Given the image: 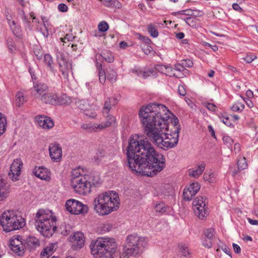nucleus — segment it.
I'll list each match as a JSON object with an SVG mask.
<instances>
[{
	"label": "nucleus",
	"mask_w": 258,
	"mask_h": 258,
	"mask_svg": "<svg viewBox=\"0 0 258 258\" xmlns=\"http://www.w3.org/2000/svg\"><path fill=\"white\" fill-rule=\"evenodd\" d=\"M244 104L239 101H237L231 107V110L233 111L241 112L244 109Z\"/></svg>",
	"instance_id": "obj_42"
},
{
	"label": "nucleus",
	"mask_w": 258,
	"mask_h": 258,
	"mask_svg": "<svg viewBox=\"0 0 258 258\" xmlns=\"http://www.w3.org/2000/svg\"><path fill=\"white\" fill-rule=\"evenodd\" d=\"M0 224L5 231L10 232L22 228L25 225V221L21 216H17L8 211L2 214Z\"/></svg>",
	"instance_id": "obj_8"
},
{
	"label": "nucleus",
	"mask_w": 258,
	"mask_h": 258,
	"mask_svg": "<svg viewBox=\"0 0 258 258\" xmlns=\"http://www.w3.org/2000/svg\"><path fill=\"white\" fill-rule=\"evenodd\" d=\"M208 203L207 199L204 197H199L192 202L194 212L201 219H204L208 215V211L205 207Z\"/></svg>",
	"instance_id": "obj_11"
},
{
	"label": "nucleus",
	"mask_w": 258,
	"mask_h": 258,
	"mask_svg": "<svg viewBox=\"0 0 258 258\" xmlns=\"http://www.w3.org/2000/svg\"><path fill=\"white\" fill-rule=\"evenodd\" d=\"M214 233L215 231L212 228L208 229L204 232L206 238L212 240H213L214 237Z\"/></svg>",
	"instance_id": "obj_46"
},
{
	"label": "nucleus",
	"mask_w": 258,
	"mask_h": 258,
	"mask_svg": "<svg viewBox=\"0 0 258 258\" xmlns=\"http://www.w3.org/2000/svg\"><path fill=\"white\" fill-rule=\"evenodd\" d=\"M51 254V253H49V252H48V250H45V248L41 253L42 258H48Z\"/></svg>",
	"instance_id": "obj_63"
},
{
	"label": "nucleus",
	"mask_w": 258,
	"mask_h": 258,
	"mask_svg": "<svg viewBox=\"0 0 258 258\" xmlns=\"http://www.w3.org/2000/svg\"><path fill=\"white\" fill-rule=\"evenodd\" d=\"M172 15L176 16L178 15H184L187 16H191L193 15V11L190 9L182 10L180 11L175 12L172 13Z\"/></svg>",
	"instance_id": "obj_45"
},
{
	"label": "nucleus",
	"mask_w": 258,
	"mask_h": 258,
	"mask_svg": "<svg viewBox=\"0 0 258 258\" xmlns=\"http://www.w3.org/2000/svg\"><path fill=\"white\" fill-rule=\"evenodd\" d=\"M178 93L181 96H184L186 94V90L183 85H179Z\"/></svg>",
	"instance_id": "obj_60"
},
{
	"label": "nucleus",
	"mask_w": 258,
	"mask_h": 258,
	"mask_svg": "<svg viewBox=\"0 0 258 258\" xmlns=\"http://www.w3.org/2000/svg\"><path fill=\"white\" fill-rule=\"evenodd\" d=\"M155 69L156 71L170 77H175L178 78H183V74L177 75L175 73L173 68L169 66L157 64L155 66Z\"/></svg>",
	"instance_id": "obj_18"
},
{
	"label": "nucleus",
	"mask_w": 258,
	"mask_h": 258,
	"mask_svg": "<svg viewBox=\"0 0 258 258\" xmlns=\"http://www.w3.org/2000/svg\"><path fill=\"white\" fill-rule=\"evenodd\" d=\"M48 90L47 85L41 82H34L33 87L31 89V93L36 99H39L43 94H45Z\"/></svg>",
	"instance_id": "obj_15"
},
{
	"label": "nucleus",
	"mask_w": 258,
	"mask_h": 258,
	"mask_svg": "<svg viewBox=\"0 0 258 258\" xmlns=\"http://www.w3.org/2000/svg\"><path fill=\"white\" fill-rule=\"evenodd\" d=\"M33 173L41 179L49 180L50 179V172L43 166L35 167L33 170Z\"/></svg>",
	"instance_id": "obj_19"
},
{
	"label": "nucleus",
	"mask_w": 258,
	"mask_h": 258,
	"mask_svg": "<svg viewBox=\"0 0 258 258\" xmlns=\"http://www.w3.org/2000/svg\"><path fill=\"white\" fill-rule=\"evenodd\" d=\"M238 170H234L232 172V175L235 177L238 174L240 171L245 169L248 167L246 159L245 157H240L237 162Z\"/></svg>",
	"instance_id": "obj_24"
},
{
	"label": "nucleus",
	"mask_w": 258,
	"mask_h": 258,
	"mask_svg": "<svg viewBox=\"0 0 258 258\" xmlns=\"http://www.w3.org/2000/svg\"><path fill=\"white\" fill-rule=\"evenodd\" d=\"M89 182L91 184V187L93 186L97 187L101 185V181L98 175L91 174L90 175H86Z\"/></svg>",
	"instance_id": "obj_29"
},
{
	"label": "nucleus",
	"mask_w": 258,
	"mask_h": 258,
	"mask_svg": "<svg viewBox=\"0 0 258 258\" xmlns=\"http://www.w3.org/2000/svg\"><path fill=\"white\" fill-rule=\"evenodd\" d=\"M58 10L61 12H66L68 11V6L64 4H60L58 6Z\"/></svg>",
	"instance_id": "obj_59"
},
{
	"label": "nucleus",
	"mask_w": 258,
	"mask_h": 258,
	"mask_svg": "<svg viewBox=\"0 0 258 258\" xmlns=\"http://www.w3.org/2000/svg\"><path fill=\"white\" fill-rule=\"evenodd\" d=\"M71 185L74 190L80 195H86L91 192V184L86 175H83L79 169L72 172Z\"/></svg>",
	"instance_id": "obj_9"
},
{
	"label": "nucleus",
	"mask_w": 258,
	"mask_h": 258,
	"mask_svg": "<svg viewBox=\"0 0 258 258\" xmlns=\"http://www.w3.org/2000/svg\"><path fill=\"white\" fill-rule=\"evenodd\" d=\"M101 228L103 232H105L110 230L111 227L108 224H103L101 226Z\"/></svg>",
	"instance_id": "obj_62"
},
{
	"label": "nucleus",
	"mask_w": 258,
	"mask_h": 258,
	"mask_svg": "<svg viewBox=\"0 0 258 258\" xmlns=\"http://www.w3.org/2000/svg\"><path fill=\"white\" fill-rule=\"evenodd\" d=\"M7 19L8 21V24L11 28V30H12L14 35L19 38H22V34L20 27L16 25L15 21L11 20L10 19H9L8 17H7Z\"/></svg>",
	"instance_id": "obj_25"
},
{
	"label": "nucleus",
	"mask_w": 258,
	"mask_h": 258,
	"mask_svg": "<svg viewBox=\"0 0 258 258\" xmlns=\"http://www.w3.org/2000/svg\"><path fill=\"white\" fill-rule=\"evenodd\" d=\"M203 245L207 248H211L212 246L213 242L212 240L206 238L203 242Z\"/></svg>",
	"instance_id": "obj_58"
},
{
	"label": "nucleus",
	"mask_w": 258,
	"mask_h": 258,
	"mask_svg": "<svg viewBox=\"0 0 258 258\" xmlns=\"http://www.w3.org/2000/svg\"><path fill=\"white\" fill-rule=\"evenodd\" d=\"M126 156L129 168L147 176L156 175L165 167L164 156L158 153L147 139L139 140L136 135L129 139Z\"/></svg>",
	"instance_id": "obj_1"
},
{
	"label": "nucleus",
	"mask_w": 258,
	"mask_h": 258,
	"mask_svg": "<svg viewBox=\"0 0 258 258\" xmlns=\"http://www.w3.org/2000/svg\"><path fill=\"white\" fill-rule=\"evenodd\" d=\"M173 69L175 70V73H176L177 75H181L180 74H183V76H184L183 72L187 71V70L184 68L183 66L182 65L181 62L175 64Z\"/></svg>",
	"instance_id": "obj_41"
},
{
	"label": "nucleus",
	"mask_w": 258,
	"mask_h": 258,
	"mask_svg": "<svg viewBox=\"0 0 258 258\" xmlns=\"http://www.w3.org/2000/svg\"><path fill=\"white\" fill-rule=\"evenodd\" d=\"M182 65L183 66L185 69L186 68H190L193 66L192 61L190 59L182 60L181 61Z\"/></svg>",
	"instance_id": "obj_54"
},
{
	"label": "nucleus",
	"mask_w": 258,
	"mask_h": 258,
	"mask_svg": "<svg viewBox=\"0 0 258 258\" xmlns=\"http://www.w3.org/2000/svg\"><path fill=\"white\" fill-rule=\"evenodd\" d=\"M184 21L187 25L192 27H196V26L197 19L195 17H187L184 19Z\"/></svg>",
	"instance_id": "obj_47"
},
{
	"label": "nucleus",
	"mask_w": 258,
	"mask_h": 258,
	"mask_svg": "<svg viewBox=\"0 0 258 258\" xmlns=\"http://www.w3.org/2000/svg\"><path fill=\"white\" fill-rule=\"evenodd\" d=\"M23 166V162L20 159L14 160L10 167V170L8 173L9 177L13 181L18 180L21 174V170Z\"/></svg>",
	"instance_id": "obj_14"
},
{
	"label": "nucleus",
	"mask_w": 258,
	"mask_h": 258,
	"mask_svg": "<svg viewBox=\"0 0 258 258\" xmlns=\"http://www.w3.org/2000/svg\"><path fill=\"white\" fill-rule=\"evenodd\" d=\"M115 246L113 238L99 237L90 245L91 252L95 258H100L109 254L111 249Z\"/></svg>",
	"instance_id": "obj_7"
},
{
	"label": "nucleus",
	"mask_w": 258,
	"mask_h": 258,
	"mask_svg": "<svg viewBox=\"0 0 258 258\" xmlns=\"http://www.w3.org/2000/svg\"><path fill=\"white\" fill-rule=\"evenodd\" d=\"M71 241L73 243V247L74 249H79L81 248L84 245L85 242L84 234L81 232L75 233L71 238Z\"/></svg>",
	"instance_id": "obj_20"
},
{
	"label": "nucleus",
	"mask_w": 258,
	"mask_h": 258,
	"mask_svg": "<svg viewBox=\"0 0 258 258\" xmlns=\"http://www.w3.org/2000/svg\"><path fill=\"white\" fill-rule=\"evenodd\" d=\"M200 185L198 182H193L183 191V198L186 201H190L192 197L199 191Z\"/></svg>",
	"instance_id": "obj_17"
},
{
	"label": "nucleus",
	"mask_w": 258,
	"mask_h": 258,
	"mask_svg": "<svg viewBox=\"0 0 258 258\" xmlns=\"http://www.w3.org/2000/svg\"><path fill=\"white\" fill-rule=\"evenodd\" d=\"M25 246L30 248L36 247L40 245L39 240L34 236H30L27 238L25 242Z\"/></svg>",
	"instance_id": "obj_30"
},
{
	"label": "nucleus",
	"mask_w": 258,
	"mask_h": 258,
	"mask_svg": "<svg viewBox=\"0 0 258 258\" xmlns=\"http://www.w3.org/2000/svg\"><path fill=\"white\" fill-rule=\"evenodd\" d=\"M57 244L55 243H52L48 244L45 247V250H48L49 253L52 254L53 251L56 249Z\"/></svg>",
	"instance_id": "obj_51"
},
{
	"label": "nucleus",
	"mask_w": 258,
	"mask_h": 258,
	"mask_svg": "<svg viewBox=\"0 0 258 258\" xmlns=\"http://www.w3.org/2000/svg\"><path fill=\"white\" fill-rule=\"evenodd\" d=\"M107 79L111 83H114L116 81L117 73L113 69H110L107 71Z\"/></svg>",
	"instance_id": "obj_38"
},
{
	"label": "nucleus",
	"mask_w": 258,
	"mask_h": 258,
	"mask_svg": "<svg viewBox=\"0 0 258 258\" xmlns=\"http://www.w3.org/2000/svg\"><path fill=\"white\" fill-rule=\"evenodd\" d=\"M35 221L37 230L44 237H50L57 229L56 218L49 210H38L36 213Z\"/></svg>",
	"instance_id": "obj_6"
},
{
	"label": "nucleus",
	"mask_w": 258,
	"mask_h": 258,
	"mask_svg": "<svg viewBox=\"0 0 258 258\" xmlns=\"http://www.w3.org/2000/svg\"><path fill=\"white\" fill-rule=\"evenodd\" d=\"M126 245L123 247L122 253L117 248V244L109 253V258H129L131 256H136L145 248L148 243L146 238L138 236L137 234L129 235L126 240Z\"/></svg>",
	"instance_id": "obj_4"
},
{
	"label": "nucleus",
	"mask_w": 258,
	"mask_h": 258,
	"mask_svg": "<svg viewBox=\"0 0 258 258\" xmlns=\"http://www.w3.org/2000/svg\"><path fill=\"white\" fill-rule=\"evenodd\" d=\"M155 209L157 212L159 213H164L166 211L165 204L161 202L156 204Z\"/></svg>",
	"instance_id": "obj_48"
},
{
	"label": "nucleus",
	"mask_w": 258,
	"mask_h": 258,
	"mask_svg": "<svg viewBox=\"0 0 258 258\" xmlns=\"http://www.w3.org/2000/svg\"><path fill=\"white\" fill-rule=\"evenodd\" d=\"M81 128L89 133L96 132L102 130L100 124L92 123H83L81 125Z\"/></svg>",
	"instance_id": "obj_26"
},
{
	"label": "nucleus",
	"mask_w": 258,
	"mask_h": 258,
	"mask_svg": "<svg viewBox=\"0 0 258 258\" xmlns=\"http://www.w3.org/2000/svg\"><path fill=\"white\" fill-rule=\"evenodd\" d=\"M27 100L26 96H24L23 92L19 91L16 95V103L19 106L23 105Z\"/></svg>",
	"instance_id": "obj_33"
},
{
	"label": "nucleus",
	"mask_w": 258,
	"mask_h": 258,
	"mask_svg": "<svg viewBox=\"0 0 258 258\" xmlns=\"http://www.w3.org/2000/svg\"><path fill=\"white\" fill-rule=\"evenodd\" d=\"M155 72L152 70H148L144 72H140L139 74V76H142L143 78L146 79L148 77L150 76L151 74H153Z\"/></svg>",
	"instance_id": "obj_55"
},
{
	"label": "nucleus",
	"mask_w": 258,
	"mask_h": 258,
	"mask_svg": "<svg viewBox=\"0 0 258 258\" xmlns=\"http://www.w3.org/2000/svg\"><path fill=\"white\" fill-rule=\"evenodd\" d=\"M164 105L159 103H150L143 106L140 110L139 115L144 129L145 134L149 138L151 133L155 134L157 132L167 127L171 119L175 116Z\"/></svg>",
	"instance_id": "obj_2"
},
{
	"label": "nucleus",
	"mask_w": 258,
	"mask_h": 258,
	"mask_svg": "<svg viewBox=\"0 0 258 258\" xmlns=\"http://www.w3.org/2000/svg\"><path fill=\"white\" fill-rule=\"evenodd\" d=\"M106 62L108 63L113 62L114 60V56L110 51H107L100 55Z\"/></svg>",
	"instance_id": "obj_40"
},
{
	"label": "nucleus",
	"mask_w": 258,
	"mask_h": 258,
	"mask_svg": "<svg viewBox=\"0 0 258 258\" xmlns=\"http://www.w3.org/2000/svg\"><path fill=\"white\" fill-rule=\"evenodd\" d=\"M56 99H57V94L48 92V91L40 97V100L45 104L56 105Z\"/></svg>",
	"instance_id": "obj_22"
},
{
	"label": "nucleus",
	"mask_w": 258,
	"mask_h": 258,
	"mask_svg": "<svg viewBox=\"0 0 258 258\" xmlns=\"http://www.w3.org/2000/svg\"><path fill=\"white\" fill-rule=\"evenodd\" d=\"M204 179L208 181L210 183H213L215 182L214 174L213 173H205L204 175Z\"/></svg>",
	"instance_id": "obj_49"
},
{
	"label": "nucleus",
	"mask_w": 258,
	"mask_h": 258,
	"mask_svg": "<svg viewBox=\"0 0 258 258\" xmlns=\"http://www.w3.org/2000/svg\"><path fill=\"white\" fill-rule=\"evenodd\" d=\"M206 106L208 109L212 111H215L216 108V106L215 104L210 103H207Z\"/></svg>",
	"instance_id": "obj_61"
},
{
	"label": "nucleus",
	"mask_w": 258,
	"mask_h": 258,
	"mask_svg": "<svg viewBox=\"0 0 258 258\" xmlns=\"http://www.w3.org/2000/svg\"><path fill=\"white\" fill-rule=\"evenodd\" d=\"M76 104L79 108L85 111L89 110L90 108H96V109H98V106H94L93 104L90 105L87 100H80L77 102Z\"/></svg>",
	"instance_id": "obj_27"
},
{
	"label": "nucleus",
	"mask_w": 258,
	"mask_h": 258,
	"mask_svg": "<svg viewBox=\"0 0 258 258\" xmlns=\"http://www.w3.org/2000/svg\"><path fill=\"white\" fill-rule=\"evenodd\" d=\"M75 37L72 33L67 34L64 38H60V40L61 42L66 43V40L68 41H72L74 39Z\"/></svg>",
	"instance_id": "obj_56"
},
{
	"label": "nucleus",
	"mask_w": 258,
	"mask_h": 258,
	"mask_svg": "<svg viewBox=\"0 0 258 258\" xmlns=\"http://www.w3.org/2000/svg\"><path fill=\"white\" fill-rule=\"evenodd\" d=\"M20 236H14L10 240V247L16 254L22 255L25 252L26 246Z\"/></svg>",
	"instance_id": "obj_13"
},
{
	"label": "nucleus",
	"mask_w": 258,
	"mask_h": 258,
	"mask_svg": "<svg viewBox=\"0 0 258 258\" xmlns=\"http://www.w3.org/2000/svg\"><path fill=\"white\" fill-rule=\"evenodd\" d=\"M57 99H56V105H69L72 102V99L66 94L58 96L57 94Z\"/></svg>",
	"instance_id": "obj_28"
},
{
	"label": "nucleus",
	"mask_w": 258,
	"mask_h": 258,
	"mask_svg": "<svg viewBox=\"0 0 258 258\" xmlns=\"http://www.w3.org/2000/svg\"><path fill=\"white\" fill-rule=\"evenodd\" d=\"M98 29L100 32H105L109 29V25L105 21H101L98 25Z\"/></svg>",
	"instance_id": "obj_43"
},
{
	"label": "nucleus",
	"mask_w": 258,
	"mask_h": 258,
	"mask_svg": "<svg viewBox=\"0 0 258 258\" xmlns=\"http://www.w3.org/2000/svg\"><path fill=\"white\" fill-rule=\"evenodd\" d=\"M99 79L101 83L104 84L105 82L106 79L107 78V75L104 71H100L99 72Z\"/></svg>",
	"instance_id": "obj_52"
},
{
	"label": "nucleus",
	"mask_w": 258,
	"mask_h": 258,
	"mask_svg": "<svg viewBox=\"0 0 258 258\" xmlns=\"http://www.w3.org/2000/svg\"><path fill=\"white\" fill-rule=\"evenodd\" d=\"M223 140L224 143L228 146H231L233 143L232 139L227 136H225L223 137Z\"/></svg>",
	"instance_id": "obj_57"
},
{
	"label": "nucleus",
	"mask_w": 258,
	"mask_h": 258,
	"mask_svg": "<svg viewBox=\"0 0 258 258\" xmlns=\"http://www.w3.org/2000/svg\"><path fill=\"white\" fill-rule=\"evenodd\" d=\"M105 116L106 117V121L102 122L100 124L102 130L110 126L114 123L116 120L115 117L112 115H109V113L106 114Z\"/></svg>",
	"instance_id": "obj_31"
},
{
	"label": "nucleus",
	"mask_w": 258,
	"mask_h": 258,
	"mask_svg": "<svg viewBox=\"0 0 258 258\" xmlns=\"http://www.w3.org/2000/svg\"><path fill=\"white\" fill-rule=\"evenodd\" d=\"M56 58L59 66V71L61 72L64 79H68L69 73L72 70V62L68 60L64 54L60 52H57Z\"/></svg>",
	"instance_id": "obj_12"
},
{
	"label": "nucleus",
	"mask_w": 258,
	"mask_h": 258,
	"mask_svg": "<svg viewBox=\"0 0 258 258\" xmlns=\"http://www.w3.org/2000/svg\"><path fill=\"white\" fill-rule=\"evenodd\" d=\"M111 101L108 98L106 100H105L104 107L103 108L102 113L104 116H105L106 114H108L109 113V112L111 108Z\"/></svg>",
	"instance_id": "obj_39"
},
{
	"label": "nucleus",
	"mask_w": 258,
	"mask_h": 258,
	"mask_svg": "<svg viewBox=\"0 0 258 258\" xmlns=\"http://www.w3.org/2000/svg\"><path fill=\"white\" fill-rule=\"evenodd\" d=\"M44 61L49 70L51 72H54L53 61L51 56L49 54H45L44 56Z\"/></svg>",
	"instance_id": "obj_34"
},
{
	"label": "nucleus",
	"mask_w": 258,
	"mask_h": 258,
	"mask_svg": "<svg viewBox=\"0 0 258 258\" xmlns=\"http://www.w3.org/2000/svg\"><path fill=\"white\" fill-rule=\"evenodd\" d=\"M36 119L39 125L44 129H49L54 126L53 120L45 115H38Z\"/></svg>",
	"instance_id": "obj_21"
},
{
	"label": "nucleus",
	"mask_w": 258,
	"mask_h": 258,
	"mask_svg": "<svg viewBox=\"0 0 258 258\" xmlns=\"http://www.w3.org/2000/svg\"><path fill=\"white\" fill-rule=\"evenodd\" d=\"M232 8L234 10L238 12H242L243 11L242 9L239 6L237 3L233 4Z\"/></svg>",
	"instance_id": "obj_64"
},
{
	"label": "nucleus",
	"mask_w": 258,
	"mask_h": 258,
	"mask_svg": "<svg viewBox=\"0 0 258 258\" xmlns=\"http://www.w3.org/2000/svg\"><path fill=\"white\" fill-rule=\"evenodd\" d=\"M49 155L54 162H59L62 158V149L58 143H51L49 146Z\"/></svg>",
	"instance_id": "obj_16"
},
{
	"label": "nucleus",
	"mask_w": 258,
	"mask_h": 258,
	"mask_svg": "<svg viewBox=\"0 0 258 258\" xmlns=\"http://www.w3.org/2000/svg\"><path fill=\"white\" fill-rule=\"evenodd\" d=\"M147 29L151 36L155 38L158 36L159 33L157 30L152 24L149 25Z\"/></svg>",
	"instance_id": "obj_44"
},
{
	"label": "nucleus",
	"mask_w": 258,
	"mask_h": 258,
	"mask_svg": "<svg viewBox=\"0 0 258 258\" xmlns=\"http://www.w3.org/2000/svg\"><path fill=\"white\" fill-rule=\"evenodd\" d=\"M102 4L107 7L119 8L121 7V4L117 0H103Z\"/></svg>",
	"instance_id": "obj_36"
},
{
	"label": "nucleus",
	"mask_w": 258,
	"mask_h": 258,
	"mask_svg": "<svg viewBox=\"0 0 258 258\" xmlns=\"http://www.w3.org/2000/svg\"><path fill=\"white\" fill-rule=\"evenodd\" d=\"M180 251L181 254L184 256L187 257L190 254L189 249L188 247L185 245H181L180 246Z\"/></svg>",
	"instance_id": "obj_53"
},
{
	"label": "nucleus",
	"mask_w": 258,
	"mask_h": 258,
	"mask_svg": "<svg viewBox=\"0 0 258 258\" xmlns=\"http://www.w3.org/2000/svg\"><path fill=\"white\" fill-rule=\"evenodd\" d=\"M256 58V55L252 53H247L246 56L242 59L247 63H250Z\"/></svg>",
	"instance_id": "obj_50"
},
{
	"label": "nucleus",
	"mask_w": 258,
	"mask_h": 258,
	"mask_svg": "<svg viewBox=\"0 0 258 258\" xmlns=\"http://www.w3.org/2000/svg\"><path fill=\"white\" fill-rule=\"evenodd\" d=\"M66 208L69 213L75 215L85 214L88 210L87 205L75 199L68 200L66 203Z\"/></svg>",
	"instance_id": "obj_10"
},
{
	"label": "nucleus",
	"mask_w": 258,
	"mask_h": 258,
	"mask_svg": "<svg viewBox=\"0 0 258 258\" xmlns=\"http://www.w3.org/2000/svg\"><path fill=\"white\" fill-rule=\"evenodd\" d=\"M206 165L204 162H202L197 165L195 168L189 169L188 170V174L190 176L197 178L201 175L205 169Z\"/></svg>",
	"instance_id": "obj_23"
},
{
	"label": "nucleus",
	"mask_w": 258,
	"mask_h": 258,
	"mask_svg": "<svg viewBox=\"0 0 258 258\" xmlns=\"http://www.w3.org/2000/svg\"><path fill=\"white\" fill-rule=\"evenodd\" d=\"M180 130L179 120L176 116H173L167 127L163 128L155 134L151 133L149 139L158 147L167 150L177 145Z\"/></svg>",
	"instance_id": "obj_3"
},
{
	"label": "nucleus",
	"mask_w": 258,
	"mask_h": 258,
	"mask_svg": "<svg viewBox=\"0 0 258 258\" xmlns=\"http://www.w3.org/2000/svg\"><path fill=\"white\" fill-rule=\"evenodd\" d=\"M94 209L100 216L107 215L116 211L120 205L117 194L106 191L98 195L93 202Z\"/></svg>",
	"instance_id": "obj_5"
},
{
	"label": "nucleus",
	"mask_w": 258,
	"mask_h": 258,
	"mask_svg": "<svg viewBox=\"0 0 258 258\" xmlns=\"http://www.w3.org/2000/svg\"><path fill=\"white\" fill-rule=\"evenodd\" d=\"M6 181L3 178L0 176V201H3L7 197L6 192Z\"/></svg>",
	"instance_id": "obj_35"
},
{
	"label": "nucleus",
	"mask_w": 258,
	"mask_h": 258,
	"mask_svg": "<svg viewBox=\"0 0 258 258\" xmlns=\"http://www.w3.org/2000/svg\"><path fill=\"white\" fill-rule=\"evenodd\" d=\"M7 119L6 116L0 113V136L3 135L6 131Z\"/></svg>",
	"instance_id": "obj_37"
},
{
	"label": "nucleus",
	"mask_w": 258,
	"mask_h": 258,
	"mask_svg": "<svg viewBox=\"0 0 258 258\" xmlns=\"http://www.w3.org/2000/svg\"><path fill=\"white\" fill-rule=\"evenodd\" d=\"M7 47L11 53H15L17 50L15 41L12 37H8L6 40Z\"/></svg>",
	"instance_id": "obj_32"
}]
</instances>
